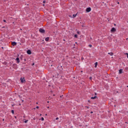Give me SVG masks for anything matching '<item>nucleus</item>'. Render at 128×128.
Returning a JSON list of instances; mask_svg holds the SVG:
<instances>
[{
	"instance_id": "bb28decb",
	"label": "nucleus",
	"mask_w": 128,
	"mask_h": 128,
	"mask_svg": "<svg viewBox=\"0 0 128 128\" xmlns=\"http://www.w3.org/2000/svg\"><path fill=\"white\" fill-rule=\"evenodd\" d=\"M59 122H60V120L58 121Z\"/></svg>"
},
{
	"instance_id": "9b49d317",
	"label": "nucleus",
	"mask_w": 128,
	"mask_h": 128,
	"mask_svg": "<svg viewBox=\"0 0 128 128\" xmlns=\"http://www.w3.org/2000/svg\"><path fill=\"white\" fill-rule=\"evenodd\" d=\"M96 98V96H94V97H92L91 98L92 100H95V98Z\"/></svg>"
},
{
	"instance_id": "f03ea898",
	"label": "nucleus",
	"mask_w": 128,
	"mask_h": 128,
	"mask_svg": "<svg viewBox=\"0 0 128 128\" xmlns=\"http://www.w3.org/2000/svg\"><path fill=\"white\" fill-rule=\"evenodd\" d=\"M90 10H92V8H88L86 9V12H90Z\"/></svg>"
},
{
	"instance_id": "9d476101",
	"label": "nucleus",
	"mask_w": 128,
	"mask_h": 128,
	"mask_svg": "<svg viewBox=\"0 0 128 128\" xmlns=\"http://www.w3.org/2000/svg\"><path fill=\"white\" fill-rule=\"evenodd\" d=\"M28 122V120H24V122H25V124H26V122Z\"/></svg>"
},
{
	"instance_id": "6ab92c4d",
	"label": "nucleus",
	"mask_w": 128,
	"mask_h": 128,
	"mask_svg": "<svg viewBox=\"0 0 128 128\" xmlns=\"http://www.w3.org/2000/svg\"><path fill=\"white\" fill-rule=\"evenodd\" d=\"M23 56L22 55L20 56V60H22Z\"/></svg>"
},
{
	"instance_id": "dca6fc26",
	"label": "nucleus",
	"mask_w": 128,
	"mask_h": 128,
	"mask_svg": "<svg viewBox=\"0 0 128 128\" xmlns=\"http://www.w3.org/2000/svg\"><path fill=\"white\" fill-rule=\"evenodd\" d=\"M41 120H42V121H44V118L42 117V118H41Z\"/></svg>"
},
{
	"instance_id": "39448f33",
	"label": "nucleus",
	"mask_w": 128,
	"mask_h": 128,
	"mask_svg": "<svg viewBox=\"0 0 128 128\" xmlns=\"http://www.w3.org/2000/svg\"><path fill=\"white\" fill-rule=\"evenodd\" d=\"M16 60L18 64H20V58H16Z\"/></svg>"
},
{
	"instance_id": "2eb2a0df",
	"label": "nucleus",
	"mask_w": 128,
	"mask_h": 128,
	"mask_svg": "<svg viewBox=\"0 0 128 128\" xmlns=\"http://www.w3.org/2000/svg\"><path fill=\"white\" fill-rule=\"evenodd\" d=\"M58 120V117H57L55 120H54V122H56V120Z\"/></svg>"
},
{
	"instance_id": "aec40b11",
	"label": "nucleus",
	"mask_w": 128,
	"mask_h": 128,
	"mask_svg": "<svg viewBox=\"0 0 128 128\" xmlns=\"http://www.w3.org/2000/svg\"><path fill=\"white\" fill-rule=\"evenodd\" d=\"M89 46H90V48H92V44H90V45H89Z\"/></svg>"
},
{
	"instance_id": "473e14b6",
	"label": "nucleus",
	"mask_w": 128,
	"mask_h": 128,
	"mask_svg": "<svg viewBox=\"0 0 128 128\" xmlns=\"http://www.w3.org/2000/svg\"><path fill=\"white\" fill-rule=\"evenodd\" d=\"M44 6V4H43Z\"/></svg>"
},
{
	"instance_id": "72a5a7b5",
	"label": "nucleus",
	"mask_w": 128,
	"mask_h": 128,
	"mask_svg": "<svg viewBox=\"0 0 128 128\" xmlns=\"http://www.w3.org/2000/svg\"><path fill=\"white\" fill-rule=\"evenodd\" d=\"M95 94H96V93Z\"/></svg>"
},
{
	"instance_id": "ddd939ff",
	"label": "nucleus",
	"mask_w": 128,
	"mask_h": 128,
	"mask_svg": "<svg viewBox=\"0 0 128 128\" xmlns=\"http://www.w3.org/2000/svg\"><path fill=\"white\" fill-rule=\"evenodd\" d=\"M98 66V62H95V68H96Z\"/></svg>"
},
{
	"instance_id": "423d86ee",
	"label": "nucleus",
	"mask_w": 128,
	"mask_h": 128,
	"mask_svg": "<svg viewBox=\"0 0 128 128\" xmlns=\"http://www.w3.org/2000/svg\"><path fill=\"white\" fill-rule=\"evenodd\" d=\"M12 46H16V42H12Z\"/></svg>"
},
{
	"instance_id": "5701e85b",
	"label": "nucleus",
	"mask_w": 128,
	"mask_h": 128,
	"mask_svg": "<svg viewBox=\"0 0 128 128\" xmlns=\"http://www.w3.org/2000/svg\"><path fill=\"white\" fill-rule=\"evenodd\" d=\"M43 2H44V4H45L46 1H44Z\"/></svg>"
},
{
	"instance_id": "f257e3e1",
	"label": "nucleus",
	"mask_w": 128,
	"mask_h": 128,
	"mask_svg": "<svg viewBox=\"0 0 128 128\" xmlns=\"http://www.w3.org/2000/svg\"><path fill=\"white\" fill-rule=\"evenodd\" d=\"M20 80L22 83L26 82V80H24V78H20Z\"/></svg>"
},
{
	"instance_id": "6e6552de",
	"label": "nucleus",
	"mask_w": 128,
	"mask_h": 128,
	"mask_svg": "<svg viewBox=\"0 0 128 128\" xmlns=\"http://www.w3.org/2000/svg\"><path fill=\"white\" fill-rule=\"evenodd\" d=\"M108 54H110V56H114V53H112V52H108Z\"/></svg>"
},
{
	"instance_id": "f704fd0d",
	"label": "nucleus",
	"mask_w": 128,
	"mask_h": 128,
	"mask_svg": "<svg viewBox=\"0 0 128 128\" xmlns=\"http://www.w3.org/2000/svg\"><path fill=\"white\" fill-rule=\"evenodd\" d=\"M36 104H38V102H36Z\"/></svg>"
},
{
	"instance_id": "7c9ffc66",
	"label": "nucleus",
	"mask_w": 128,
	"mask_h": 128,
	"mask_svg": "<svg viewBox=\"0 0 128 128\" xmlns=\"http://www.w3.org/2000/svg\"><path fill=\"white\" fill-rule=\"evenodd\" d=\"M14 118H16V116H14Z\"/></svg>"
},
{
	"instance_id": "b1692460",
	"label": "nucleus",
	"mask_w": 128,
	"mask_h": 128,
	"mask_svg": "<svg viewBox=\"0 0 128 128\" xmlns=\"http://www.w3.org/2000/svg\"><path fill=\"white\" fill-rule=\"evenodd\" d=\"M77 34H80V32H77Z\"/></svg>"
},
{
	"instance_id": "4468645a",
	"label": "nucleus",
	"mask_w": 128,
	"mask_h": 128,
	"mask_svg": "<svg viewBox=\"0 0 128 128\" xmlns=\"http://www.w3.org/2000/svg\"><path fill=\"white\" fill-rule=\"evenodd\" d=\"M72 16H73V18H76V14H74L72 15Z\"/></svg>"
},
{
	"instance_id": "f3484780",
	"label": "nucleus",
	"mask_w": 128,
	"mask_h": 128,
	"mask_svg": "<svg viewBox=\"0 0 128 128\" xmlns=\"http://www.w3.org/2000/svg\"><path fill=\"white\" fill-rule=\"evenodd\" d=\"M12 113L13 114H14V110H12Z\"/></svg>"
},
{
	"instance_id": "c85d7f7f",
	"label": "nucleus",
	"mask_w": 128,
	"mask_h": 128,
	"mask_svg": "<svg viewBox=\"0 0 128 128\" xmlns=\"http://www.w3.org/2000/svg\"><path fill=\"white\" fill-rule=\"evenodd\" d=\"M90 114H92V112H90Z\"/></svg>"
},
{
	"instance_id": "2f4dec72",
	"label": "nucleus",
	"mask_w": 128,
	"mask_h": 128,
	"mask_svg": "<svg viewBox=\"0 0 128 128\" xmlns=\"http://www.w3.org/2000/svg\"><path fill=\"white\" fill-rule=\"evenodd\" d=\"M46 116H48V114H46Z\"/></svg>"
},
{
	"instance_id": "20e7f679",
	"label": "nucleus",
	"mask_w": 128,
	"mask_h": 128,
	"mask_svg": "<svg viewBox=\"0 0 128 128\" xmlns=\"http://www.w3.org/2000/svg\"><path fill=\"white\" fill-rule=\"evenodd\" d=\"M116 30L114 28H112V30H111V32H116Z\"/></svg>"
},
{
	"instance_id": "4be33fe9",
	"label": "nucleus",
	"mask_w": 128,
	"mask_h": 128,
	"mask_svg": "<svg viewBox=\"0 0 128 128\" xmlns=\"http://www.w3.org/2000/svg\"><path fill=\"white\" fill-rule=\"evenodd\" d=\"M4 22H6V20H4Z\"/></svg>"
},
{
	"instance_id": "1a4fd4ad",
	"label": "nucleus",
	"mask_w": 128,
	"mask_h": 128,
	"mask_svg": "<svg viewBox=\"0 0 128 128\" xmlns=\"http://www.w3.org/2000/svg\"><path fill=\"white\" fill-rule=\"evenodd\" d=\"M48 40H50V38L48 37L45 38V40H46V42H48Z\"/></svg>"
},
{
	"instance_id": "cd10ccee",
	"label": "nucleus",
	"mask_w": 128,
	"mask_h": 128,
	"mask_svg": "<svg viewBox=\"0 0 128 128\" xmlns=\"http://www.w3.org/2000/svg\"><path fill=\"white\" fill-rule=\"evenodd\" d=\"M90 80H92V77L90 78Z\"/></svg>"
},
{
	"instance_id": "f8f14e48",
	"label": "nucleus",
	"mask_w": 128,
	"mask_h": 128,
	"mask_svg": "<svg viewBox=\"0 0 128 128\" xmlns=\"http://www.w3.org/2000/svg\"><path fill=\"white\" fill-rule=\"evenodd\" d=\"M122 70L120 69L119 70V74H122Z\"/></svg>"
},
{
	"instance_id": "a211bd4d",
	"label": "nucleus",
	"mask_w": 128,
	"mask_h": 128,
	"mask_svg": "<svg viewBox=\"0 0 128 128\" xmlns=\"http://www.w3.org/2000/svg\"><path fill=\"white\" fill-rule=\"evenodd\" d=\"M74 38H78V35L77 34H75L74 35Z\"/></svg>"
},
{
	"instance_id": "7ed1b4c3",
	"label": "nucleus",
	"mask_w": 128,
	"mask_h": 128,
	"mask_svg": "<svg viewBox=\"0 0 128 128\" xmlns=\"http://www.w3.org/2000/svg\"><path fill=\"white\" fill-rule=\"evenodd\" d=\"M39 32H42V34H44V30L42 28L40 29Z\"/></svg>"
},
{
	"instance_id": "a878e982",
	"label": "nucleus",
	"mask_w": 128,
	"mask_h": 128,
	"mask_svg": "<svg viewBox=\"0 0 128 128\" xmlns=\"http://www.w3.org/2000/svg\"><path fill=\"white\" fill-rule=\"evenodd\" d=\"M118 4H120V2H118Z\"/></svg>"
},
{
	"instance_id": "412c9836",
	"label": "nucleus",
	"mask_w": 128,
	"mask_h": 128,
	"mask_svg": "<svg viewBox=\"0 0 128 128\" xmlns=\"http://www.w3.org/2000/svg\"><path fill=\"white\" fill-rule=\"evenodd\" d=\"M40 108V107H38V106H37L36 107V108Z\"/></svg>"
},
{
	"instance_id": "0eeeda50",
	"label": "nucleus",
	"mask_w": 128,
	"mask_h": 128,
	"mask_svg": "<svg viewBox=\"0 0 128 128\" xmlns=\"http://www.w3.org/2000/svg\"><path fill=\"white\" fill-rule=\"evenodd\" d=\"M27 54H31L32 52L30 51V50H27Z\"/></svg>"
},
{
	"instance_id": "393cba45",
	"label": "nucleus",
	"mask_w": 128,
	"mask_h": 128,
	"mask_svg": "<svg viewBox=\"0 0 128 128\" xmlns=\"http://www.w3.org/2000/svg\"><path fill=\"white\" fill-rule=\"evenodd\" d=\"M47 108H50V107H49V106H48Z\"/></svg>"
},
{
	"instance_id": "c756f323",
	"label": "nucleus",
	"mask_w": 128,
	"mask_h": 128,
	"mask_svg": "<svg viewBox=\"0 0 128 128\" xmlns=\"http://www.w3.org/2000/svg\"><path fill=\"white\" fill-rule=\"evenodd\" d=\"M40 116H42V114H40Z\"/></svg>"
}]
</instances>
